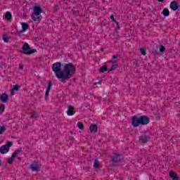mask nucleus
<instances>
[{"label":"nucleus","mask_w":180,"mask_h":180,"mask_svg":"<svg viewBox=\"0 0 180 180\" xmlns=\"http://www.w3.org/2000/svg\"><path fill=\"white\" fill-rule=\"evenodd\" d=\"M162 15L163 16H169V10H168V8H165L162 11Z\"/></svg>","instance_id":"obj_20"},{"label":"nucleus","mask_w":180,"mask_h":180,"mask_svg":"<svg viewBox=\"0 0 180 180\" xmlns=\"http://www.w3.org/2000/svg\"><path fill=\"white\" fill-rule=\"evenodd\" d=\"M97 84H102V82H98Z\"/></svg>","instance_id":"obj_45"},{"label":"nucleus","mask_w":180,"mask_h":180,"mask_svg":"<svg viewBox=\"0 0 180 180\" xmlns=\"http://www.w3.org/2000/svg\"><path fill=\"white\" fill-rule=\"evenodd\" d=\"M94 167L95 168H101V165H99V161L98 160H94Z\"/></svg>","instance_id":"obj_22"},{"label":"nucleus","mask_w":180,"mask_h":180,"mask_svg":"<svg viewBox=\"0 0 180 180\" xmlns=\"http://www.w3.org/2000/svg\"><path fill=\"white\" fill-rule=\"evenodd\" d=\"M77 127L82 130L84 129V123H82V122H78Z\"/></svg>","instance_id":"obj_30"},{"label":"nucleus","mask_w":180,"mask_h":180,"mask_svg":"<svg viewBox=\"0 0 180 180\" xmlns=\"http://www.w3.org/2000/svg\"><path fill=\"white\" fill-rule=\"evenodd\" d=\"M40 13H43V9L39 6H35L33 8V13L31 15V18L34 22H41L43 17Z\"/></svg>","instance_id":"obj_2"},{"label":"nucleus","mask_w":180,"mask_h":180,"mask_svg":"<svg viewBox=\"0 0 180 180\" xmlns=\"http://www.w3.org/2000/svg\"><path fill=\"white\" fill-rule=\"evenodd\" d=\"M170 8L172 11H178V9H179V4H178V1H172L170 4Z\"/></svg>","instance_id":"obj_12"},{"label":"nucleus","mask_w":180,"mask_h":180,"mask_svg":"<svg viewBox=\"0 0 180 180\" xmlns=\"http://www.w3.org/2000/svg\"><path fill=\"white\" fill-rule=\"evenodd\" d=\"M120 155V154H116L113 155L112 158V162H114L115 164H119V162H120L121 161Z\"/></svg>","instance_id":"obj_13"},{"label":"nucleus","mask_w":180,"mask_h":180,"mask_svg":"<svg viewBox=\"0 0 180 180\" xmlns=\"http://www.w3.org/2000/svg\"><path fill=\"white\" fill-rule=\"evenodd\" d=\"M11 95L12 96L15 95V90H13V89H11Z\"/></svg>","instance_id":"obj_37"},{"label":"nucleus","mask_w":180,"mask_h":180,"mask_svg":"<svg viewBox=\"0 0 180 180\" xmlns=\"http://www.w3.org/2000/svg\"><path fill=\"white\" fill-rule=\"evenodd\" d=\"M158 2H164V0H158Z\"/></svg>","instance_id":"obj_42"},{"label":"nucleus","mask_w":180,"mask_h":180,"mask_svg":"<svg viewBox=\"0 0 180 180\" xmlns=\"http://www.w3.org/2000/svg\"><path fill=\"white\" fill-rule=\"evenodd\" d=\"M37 51L36 49H30V45L27 42H25L22 46V54H26L27 56H30V54H33V53H36Z\"/></svg>","instance_id":"obj_4"},{"label":"nucleus","mask_w":180,"mask_h":180,"mask_svg":"<svg viewBox=\"0 0 180 180\" xmlns=\"http://www.w3.org/2000/svg\"><path fill=\"white\" fill-rule=\"evenodd\" d=\"M159 51L160 53H162V54H164V53H165V46H164V45H160V49H159Z\"/></svg>","instance_id":"obj_23"},{"label":"nucleus","mask_w":180,"mask_h":180,"mask_svg":"<svg viewBox=\"0 0 180 180\" xmlns=\"http://www.w3.org/2000/svg\"><path fill=\"white\" fill-rule=\"evenodd\" d=\"M0 101L3 102V103H8V101H9V96L6 93L0 94Z\"/></svg>","instance_id":"obj_10"},{"label":"nucleus","mask_w":180,"mask_h":180,"mask_svg":"<svg viewBox=\"0 0 180 180\" xmlns=\"http://www.w3.org/2000/svg\"><path fill=\"white\" fill-rule=\"evenodd\" d=\"M12 146H13V142L12 141H8L6 144L1 146L0 148L1 154H6V153H8Z\"/></svg>","instance_id":"obj_5"},{"label":"nucleus","mask_w":180,"mask_h":180,"mask_svg":"<svg viewBox=\"0 0 180 180\" xmlns=\"http://www.w3.org/2000/svg\"><path fill=\"white\" fill-rule=\"evenodd\" d=\"M169 176L172 180H179V176L174 171H170Z\"/></svg>","instance_id":"obj_14"},{"label":"nucleus","mask_w":180,"mask_h":180,"mask_svg":"<svg viewBox=\"0 0 180 180\" xmlns=\"http://www.w3.org/2000/svg\"><path fill=\"white\" fill-rule=\"evenodd\" d=\"M58 11V6H55L53 8V12H57Z\"/></svg>","instance_id":"obj_35"},{"label":"nucleus","mask_w":180,"mask_h":180,"mask_svg":"<svg viewBox=\"0 0 180 180\" xmlns=\"http://www.w3.org/2000/svg\"><path fill=\"white\" fill-rule=\"evenodd\" d=\"M51 86H53V82H49L48 83L46 91H51Z\"/></svg>","instance_id":"obj_28"},{"label":"nucleus","mask_w":180,"mask_h":180,"mask_svg":"<svg viewBox=\"0 0 180 180\" xmlns=\"http://www.w3.org/2000/svg\"><path fill=\"white\" fill-rule=\"evenodd\" d=\"M139 118L141 120V124L142 125L148 124L150 123V117L147 115H141Z\"/></svg>","instance_id":"obj_9"},{"label":"nucleus","mask_w":180,"mask_h":180,"mask_svg":"<svg viewBox=\"0 0 180 180\" xmlns=\"http://www.w3.org/2000/svg\"><path fill=\"white\" fill-rule=\"evenodd\" d=\"M131 124L134 127H139L141 124L140 117H137V115H134L131 117Z\"/></svg>","instance_id":"obj_7"},{"label":"nucleus","mask_w":180,"mask_h":180,"mask_svg":"<svg viewBox=\"0 0 180 180\" xmlns=\"http://www.w3.org/2000/svg\"><path fill=\"white\" fill-rule=\"evenodd\" d=\"M50 93V91L46 90V93H45V96H49V94Z\"/></svg>","instance_id":"obj_39"},{"label":"nucleus","mask_w":180,"mask_h":180,"mask_svg":"<svg viewBox=\"0 0 180 180\" xmlns=\"http://www.w3.org/2000/svg\"><path fill=\"white\" fill-rule=\"evenodd\" d=\"M22 153V148H18L16 150L14 151V153L12 154L11 158L8 160V164H12L13 162V160L18 157V154H20Z\"/></svg>","instance_id":"obj_6"},{"label":"nucleus","mask_w":180,"mask_h":180,"mask_svg":"<svg viewBox=\"0 0 180 180\" xmlns=\"http://www.w3.org/2000/svg\"><path fill=\"white\" fill-rule=\"evenodd\" d=\"M1 67L2 70H5V68H6V67H7V72H11V65L6 66L5 65H2Z\"/></svg>","instance_id":"obj_24"},{"label":"nucleus","mask_w":180,"mask_h":180,"mask_svg":"<svg viewBox=\"0 0 180 180\" xmlns=\"http://www.w3.org/2000/svg\"><path fill=\"white\" fill-rule=\"evenodd\" d=\"M19 89H20V86L15 84L13 86V91H19Z\"/></svg>","instance_id":"obj_27"},{"label":"nucleus","mask_w":180,"mask_h":180,"mask_svg":"<svg viewBox=\"0 0 180 180\" xmlns=\"http://www.w3.org/2000/svg\"><path fill=\"white\" fill-rule=\"evenodd\" d=\"M117 57H119V56L118 55H114L113 56H112V58L115 60V58H117Z\"/></svg>","instance_id":"obj_40"},{"label":"nucleus","mask_w":180,"mask_h":180,"mask_svg":"<svg viewBox=\"0 0 180 180\" xmlns=\"http://www.w3.org/2000/svg\"><path fill=\"white\" fill-rule=\"evenodd\" d=\"M6 130V128H5V126H2L0 127V134H4V132Z\"/></svg>","instance_id":"obj_32"},{"label":"nucleus","mask_w":180,"mask_h":180,"mask_svg":"<svg viewBox=\"0 0 180 180\" xmlns=\"http://www.w3.org/2000/svg\"><path fill=\"white\" fill-rule=\"evenodd\" d=\"M67 114L68 116H72L73 115H75V110H74L72 105L68 106Z\"/></svg>","instance_id":"obj_15"},{"label":"nucleus","mask_w":180,"mask_h":180,"mask_svg":"<svg viewBox=\"0 0 180 180\" xmlns=\"http://www.w3.org/2000/svg\"><path fill=\"white\" fill-rule=\"evenodd\" d=\"M150 140V136L148 135L143 134L139 136V143L141 144H146Z\"/></svg>","instance_id":"obj_8"},{"label":"nucleus","mask_w":180,"mask_h":180,"mask_svg":"<svg viewBox=\"0 0 180 180\" xmlns=\"http://www.w3.org/2000/svg\"><path fill=\"white\" fill-rule=\"evenodd\" d=\"M108 63H109L110 64H113V60H110V61H108Z\"/></svg>","instance_id":"obj_41"},{"label":"nucleus","mask_w":180,"mask_h":180,"mask_svg":"<svg viewBox=\"0 0 180 180\" xmlns=\"http://www.w3.org/2000/svg\"><path fill=\"white\" fill-rule=\"evenodd\" d=\"M2 165V160L0 159V166Z\"/></svg>","instance_id":"obj_43"},{"label":"nucleus","mask_w":180,"mask_h":180,"mask_svg":"<svg viewBox=\"0 0 180 180\" xmlns=\"http://www.w3.org/2000/svg\"><path fill=\"white\" fill-rule=\"evenodd\" d=\"M141 54H142V56H146V54H147V49L146 48L141 49Z\"/></svg>","instance_id":"obj_26"},{"label":"nucleus","mask_w":180,"mask_h":180,"mask_svg":"<svg viewBox=\"0 0 180 180\" xmlns=\"http://www.w3.org/2000/svg\"><path fill=\"white\" fill-rule=\"evenodd\" d=\"M30 168L32 171H36L37 172L40 171V166L39 165L38 162H34L32 165H30Z\"/></svg>","instance_id":"obj_11"},{"label":"nucleus","mask_w":180,"mask_h":180,"mask_svg":"<svg viewBox=\"0 0 180 180\" xmlns=\"http://www.w3.org/2000/svg\"><path fill=\"white\" fill-rule=\"evenodd\" d=\"M10 39H11V37L8 36V34H3V40L5 43H9Z\"/></svg>","instance_id":"obj_19"},{"label":"nucleus","mask_w":180,"mask_h":180,"mask_svg":"<svg viewBox=\"0 0 180 180\" xmlns=\"http://www.w3.org/2000/svg\"><path fill=\"white\" fill-rule=\"evenodd\" d=\"M21 26L22 29L21 32H26V30L29 29V25H27L26 22H22Z\"/></svg>","instance_id":"obj_18"},{"label":"nucleus","mask_w":180,"mask_h":180,"mask_svg":"<svg viewBox=\"0 0 180 180\" xmlns=\"http://www.w3.org/2000/svg\"><path fill=\"white\" fill-rule=\"evenodd\" d=\"M5 18L6 20L11 22L12 20V13H11L9 11H7L5 14Z\"/></svg>","instance_id":"obj_17"},{"label":"nucleus","mask_w":180,"mask_h":180,"mask_svg":"<svg viewBox=\"0 0 180 180\" xmlns=\"http://www.w3.org/2000/svg\"><path fill=\"white\" fill-rule=\"evenodd\" d=\"M31 117H34V118H36V117H37V113H36V112H32V114H31Z\"/></svg>","instance_id":"obj_33"},{"label":"nucleus","mask_w":180,"mask_h":180,"mask_svg":"<svg viewBox=\"0 0 180 180\" xmlns=\"http://www.w3.org/2000/svg\"><path fill=\"white\" fill-rule=\"evenodd\" d=\"M116 68H117V64L112 65L110 70H109V72H110V71H115Z\"/></svg>","instance_id":"obj_31"},{"label":"nucleus","mask_w":180,"mask_h":180,"mask_svg":"<svg viewBox=\"0 0 180 180\" xmlns=\"http://www.w3.org/2000/svg\"><path fill=\"white\" fill-rule=\"evenodd\" d=\"M89 130L91 133H96L98 131V125L96 124H91L90 125Z\"/></svg>","instance_id":"obj_16"},{"label":"nucleus","mask_w":180,"mask_h":180,"mask_svg":"<svg viewBox=\"0 0 180 180\" xmlns=\"http://www.w3.org/2000/svg\"><path fill=\"white\" fill-rule=\"evenodd\" d=\"M73 14H74V15H77V11H74V12H73Z\"/></svg>","instance_id":"obj_44"},{"label":"nucleus","mask_w":180,"mask_h":180,"mask_svg":"<svg viewBox=\"0 0 180 180\" xmlns=\"http://www.w3.org/2000/svg\"><path fill=\"white\" fill-rule=\"evenodd\" d=\"M115 23L117 25V29H118V30H119L120 29V25H119V22L117 21H115Z\"/></svg>","instance_id":"obj_38"},{"label":"nucleus","mask_w":180,"mask_h":180,"mask_svg":"<svg viewBox=\"0 0 180 180\" xmlns=\"http://www.w3.org/2000/svg\"><path fill=\"white\" fill-rule=\"evenodd\" d=\"M152 54H153V56H158V54H160V52L158 51V48L153 49Z\"/></svg>","instance_id":"obj_21"},{"label":"nucleus","mask_w":180,"mask_h":180,"mask_svg":"<svg viewBox=\"0 0 180 180\" xmlns=\"http://www.w3.org/2000/svg\"><path fill=\"white\" fill-rule=\"evenodd\" d=\"M61 63L56 62L52 65V70L53 72L56 74L58 79H60L63 82V70H61Z\"/></svg>","instance_id":"obj_3"},{"label":"nucleus","mask_w":180,"mask_h":180,"mask_svg":"<svg viewBox=\"0 0 180 180\" xmlns=\"http://www.w3.org/2000/svg\"><path fill=\"white\" fill-rule=\"evenodd\" d=\"M99 71H100V72H105V71H108V66L104 65V66L101 67V68H100Z\"/></svg>","instance_id":"obj_25"},{"label":"nucleus","mask_w":180,"mask_h":180,"mask_svg":"<svg viewBox=\"0 0 180 180\" xmlns=\"http://www.w3.org/2000/svg\"><path fill=\"white\" fill-rule=\"evenodd\" d=\"M24 68H25V65L23 64H20L19 65L20 70H23Z\"/></svg>","instance_id":"obj_36"},{"label":"nucleus","mask_w":180,"mask_h":180,"mask_svg":"<svg viewBox=\"0 0 180 180\" xmlns=\"http://www.w3.org/2000/svg\"><path fill=\"white\" fill-rule=\"evenodd\" d=\"M62 66L63 67L62 82H65L72 78V75L77 72V68L72 63L62 64Z\"/></svg>","instance_id":"obj_1"},{"label":"nucleus","mask_w":180,"mask_h":180,"mask_svg":"<svg viewBox=\"0 0 180 180\" xmlns=\"http://www.w3.org/2000/svg\"><path fill=\"white\" fill-rule=\"evenodd\" d=\"M110 18L111 20H113V22H116V20H115V15H111Z\"/></svg>","instance_id":"obj_34"},{"label":"nucleus","mask_w":180,"mask_h":180,"mask_svg":"<svg viewBox=\"0 0 180 180\" xmlns=\"http://www.w3.org/2000/svg\"><path fill=\"white\" fill-rule=\"evenodd\" d=\"M4 112H5V105L1 104L0 105V113L2 114Z\"/></svg>","instance_id":"obj_29"}]
</instances>
